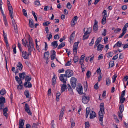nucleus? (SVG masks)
Returning <instances> with one entry per match:
<instances>
[{"label": "nucleus", "mask_w": 128, "mask_h": 128, "mask_svg": "<svg viewBox=\"0 0 128 128\" xmlns=\"http://www.w3.org/2000/svg\"><path fill=\"white\" fill-rule=\"evenodd\" d=\"M76 79L74 77H72L71 79V83L72 88H74L76 86Z\"/></svg>", "instance_id": "423d86ee"}, {"label": "nucleus", "mask_w": 128, "mask_h": 128, "mask_svg": "<svg viewBox=\"0 0 128 128\" xmlns=\"http://www.w3.org/2000/svg\"><path fill=\"white\" fill-rule=\"evenodd\" d=\"M68 91L70 92L71 94H73V90L71 87L70 85V84H68Z\"/></svg>", "instance_id": "5701e85b"}, {"label": "nucleus", "mask_w": 128, "mask_h": 128, "mask_svg": "<svg viewBox=\"0 0 128 128\" xmlns=\"http://www.w3.org/2000/svg\"><path fill=\"white\" fill-rule=\"evenodd\" d=\"M79 60V58L78 56H75L74 57V60L75 63L77 62Z\"/></svg>", "instance_id": "e433bc0d"}, {"label": "nucleus", "mask_w": 128, "mask_h": 128, "mask_svg": "<svg viewBox=\"0 0 128 128\" xmlns=\"http://www.w3.org/2000/svg\"><path fill=\"white\" fill-rule=\"evenodd\" d=\"M39 123L38 122H37L36 123H34L33 124L32 126V128H35L36 126L39 125Z\"/></svg>", "instance_id": "0e129e2a"}, {"label": "nucleus", "mask_w": 128, "mask_h": 128, "mask_svg": "<svg viewBox=\"0 0 128 128\" xmlns=\"http://www.w3.org/2000/svg\"><path fill=\"white\" fill-rule=\"evenodd\" d=\"M67 86L66 85V84H64L62 85L61 86V92L62 93L63 92L65 91L66 88Z\"/></svg>", "instance_id": "2eb2a0df"}, {"label": "nucleus", "mask_w": 128, "mask_h": 128, "mask_svg": "<svg viewBox=\"0 0 128 128\" xmlns=\"http://www.w3.org/2000/svg\"><path fill=\"white\" fill-rule=\"evenodd\" d=\"M126 94V90H124L122 92V94L120 97L124 98Z\"/></svg>", "instance_id": "e2e57ef3"}, {"label": "nucleus", "mask_w": 128, "mask_h": 128, "mask_svg": "<svg viewBox=\"0 0 128 128\" xmlns=\"http://www.w3.org/2000/svg\"><path fill=\"white\" fill-rule=\"evenodd\" d=\"M50 53L48 52H47L44 53V58L46 60H48L49 59L48 57L50 56Z\"/></svg>", "instance_id": "4468645a"}, {"label": "nucleus", "mask_w": 128, "mask_h": 128, "mask_svg": "<svg viewBox=\"0 0 128 128\" xmlns=\"http://www.w3.org/2000/svg\"><path fill=\"white\" fill-rule=\"evenodd\" d=\"M114 64V61H111L109 64V66L110 67H112L113 66Z\"/></svg>", "instance_id": "09e8293b"}, {"label": "nucleus", "mask_w": 128, "mask_h": 128, "mask_svg": "<svg viewBox=\"0 0 128 128\" xmlns=\"http://www.w3.org/2000/svg\"><path fill=\"white\" fill-rule=\"evenodd\" d=\"M26 82L24 84V86H26V85L28 84V82H29L31 80V78L30 77L29 78V76H26L25 78Z\"/></svg>", "instance_id": "ddd939ff"}, {"label": "nucleus", "mask_w": 128, "mask_h": 128, "mask_svg": "<svg viewBox=\"0 0 128 128\" xmlns=\"http://www.w3.org/2000/svg\"><path fill=\"white\" fill-rule=\"evenodd\" d=\"M17 66L18 69L20 70H22L23 66L21 62H18Z\"/></svg>", "instance_id": "4be33fe9"}, {"label": "nucleus", "mask_w": 128, "mask_h": 128, "mask_svg": "<svg viewBox=\"0 0 128 128\" xmlns=\"http://www.w3.org/2000/svg\"><path fill=\"white\" fill-rule=\"evenodd\" d=\"M12 48L13 49V52L14 54H16V45H14L12 46Z\"/></svg>", "instance_id": "a18cd8bd"}, {"label": "nucleus", "mask_w": 128, "mask_h": 128, "mask_svg": "<svg viewBox=\"0 0 128 128\" xmlns=\"http://www.w3.org/2000/svg\"><path fill=\"white\" fill-rule=\"evenodd\" d=\"M7 2L8 9L9 11L10 16L11 18L12 19L14 16L13 9L11 5L10 4V2L8 0H7Z\"/></svg>", "instance_id": "7ed1b4c3"}, {"label": "nucleus", "mask_w": 128, "mask_h": 128, "mask_svg": "<svg viewBox=\"0 0 128 128\" xmlns=\"http://www.w3.org/2000/svg\"><path fill=\"white\" fill-rule=\"evenodd\" d=\"M126 98H125L120 97V102L121 104H123L124 103V101L126 100Z\"/></svg>", "instance_id": "4c0bfd02"}, {"label": "nucleus", "mask_w": 128, "mask_h": 128, "mask_svg": "<svg viewBox=\"0 0 128 128\" xmlns=\"http://www.w3.org/2000/svg\"><path fill=\"white\" fill-rule=\"evenodd\" d=\"M86 128H88L90 126V124L88 122H85Z\"/></svg>", "instance_id": "338daca9"}, {"label": "nucleus", "mask_w": 128, "mask_h": 128, "mask_svg": "<svg viewBox=\"0 0 128 128\" xmlns=\"http://www.w3.org/2000/svg\"><path fill=\"white\" fill-rule=\"evenodd\" d=\"M128 27V23H126L122 29V31L126 32V28Z\"/></svg>", "instance_id": "f704fd0d"}, {"label": "nucleus", "mask_w": 128, "mask_h": 128, "mask_svg": "<svg viewBox=\"0 0 128 128\" xmlns=\"http://www.w3.org/2000/svg\"><path fill=\"white\" fill-rule=\"evenodd\" d=\"M6 91L4 89H2L0 92V94L1 95H4L6 94Z\"/></svg>", "instance_id": "7c9ffc66"}, {"label": "nucleus", "mask_w": 128, "mask_h": 128, "mask_svg": "<svg viewBox=\"0 0 128 128\" xmlns=\"http://www.w3.org/2000/svg\"><path fill=\"white\" fill-rule=\"evenodd\" d=\"M65 46V43L64 42H62L58 46V50L62 48L63 47H64Z\"/></svg>", "instance_id": "a878e982"}, {"label": "nucleus", "mask_w": 128, "mask_h": 128, "mask_svg": "<svg viewBox=\"0 0 128 128\" xmlns=\"http://www.w3.org/2000/svg\"><path fill=\"white\" fill-rule=\"evenodd\" d=\"M61 94L60 92H57L56 97V100L57 102H58L60 98H59V97L60 96Z\"/></svg>", "instance_id": "393cba45"}, {"label": "nucleus", "mask_w": 128, "mask_h": 128, "mask_svg": "<svg viewBox=\"0 0 128 128\" xmlns=\"http://www.w3.org/2000/svg\"><path fill=\"white\" fill-rule=\"evenodd\" d=\"M82 86H81L80 87L79 86L78 88H77V90L78 92L80 94H83V93L82 92H81L82 91Z\"/></svg>", "instance_id": "b1692460"}, {"label": "nucleus", "mask_w": 128, "mask_h": 128, "mask_svg": "<svg viewBox=\"0 0 128 128\" xmlns=\"http://www.w3.org/2000/svg\"><path fill=\"white\" fill-rule=\"evenodd\" d=\"M22 44L25 46L26 47L27 46V45L28 44V42H26V43L24 42V39H22Z\"/></svg>", "instance_id": "de8ad7c7"}, {"label": "nucleus", "mask_w": 128, "mask_h": 128, "mask_svg": "<svg viewBox=\"0 0 128 128\" xmlns=\"http://www.w3.org/2000/svg\"><path fill=\"white\" fill-rule=\"evenodd\" d=\"M121 30V29L120 28H118L115 30L114 31V33L115 34H117L118 32H120Z\"/></svg>", "instance_id": "69168bd1"}, {"label": "nucleus", "mask_w": 128, "mask_h": 128, "mask_svg": "<svg viewBox=\"0 0 128 128\" xmlns=\"http://www.w3.org/2000/svg\"><path fill=\"white\" fill-rule=\"evenodd\" d=\"M123 32L121 34L119 37L118 38H122L123 36H124L125 34L126 33V32H124V31H122Z\"/></svg>", "instance_id": "bf43d9fd"}, {"label": "nucleus", "mask_w": 128, "mask_h": 128, "mask_svg": "<svg viewBox=\"0 0 128 128\" xmlns=\"http://www.w3.org/2000/svg\"><path fill=\"white\" fill-rule=\"evenodd\" d=\"M106 22V16H104L102 20V24H105Z\"/></svg>", "instance_id": "c85d7f7f"}, {"label": "nucleus", "mask_w": 128, "mask_h": 128, "mask_svg": "<svg viewBox=\"0 0 128 128\" xmlns=\"http://www.w3.org/2000/svg\"><path fill=\"white\" fill-rule=\"evenodd\" d=\"M60 79L61 82L64 84L66 83L67 77L65 74H61L60 77Z\"/></svg>", "instance_id": "39448f33"}, {"label": "nucleus", "mask_w": 128, "mask_h": 128, "mask_svg": "<svg viewBox=\"0 0 128 128\" xmlns=\"http://www.w3.org/2000/svg\"><path fill=\"white\" fill-rule=\"evenodd\" d=\"M66 7L69 9H71L72 8V6L70 3V2H68V3Z\"/></svg>", "instance_id": "3c124183"}, {"label": "nucleus", "mask_w": 128, "mask_h": 128, "mask_svg": "<svg viewBox=\"0 0 128 128\" xmlns=\"http://www.w3.org/2000/svg\"><path fill=\"white\" fill-rule=\"evenodd\" d=\"M75 34V32H73L72 34L71 35L70 37V41H72L73 40L74 36Z\"/></svg>", "instance_id": "bb28decb"}, {"label": "nucleus", "mask_w": 128, "mask_h": 128, "mask_svg": "<svg viewBox=\"0 0 128 128\" xmlns=\"http://www.w3.org/2000/svg\"><path fill=\"white\" fill-rule=\"evenodd\" d=\"M119 109L120 112H123L124 110V106L123 104L121 105L120 106Z\"/></svg>", "instance_id": "2f4dec72"}, {"label": "nucleus", "mask_w": 128, "mask_h": 128, "mask_svg": "<svg viewBox=\"0 0 128 128\" xmlns=\"http://www.w3.org/2000/svg\"><path fill=\"white\" fill-rule=\"evenodd\" d=\"M28 86L26 85V86H24L26 88H31L32 87V85L31 83L29 82H28Z\"/></svg>", "instance_id": "603ef678"}, {"label": "nucleus", "mask_w": 128, "mask_h": 128, "mask_svg": "<svg viewBox=\"0 0 128 128\" xmlns=\"http://www.w3.org/2000/svg\"><path fill=\"white\" fill-rule=\"evenodd\" d=\"M15 78L16 81L18 82L19 84H22V82L21 80L22 79L19 78L18 76H16Z\"/></svg>", "instance_id": "a211bd4d"}, {"label": "nucleus", "mask_w": 128, "mask_h": 128, "mask_svg": "<svg viewBox=\"0 0 128 128\" xmlns=\"http://www.w3.org/2000/svg\"><path fill=\"white\" fill-rule=\"evenodd\" d=\"M98 26L94 25L93 26V29L94 31H97L98 29Z\"/></svg>", "instance_id": "680f3d73"}, {"label": "nucleus", "mask_w": 128, "mask_h": 128, "mask_svg": "<svg viewBox=\"0 0 128 128\" xmlns=\"http://www.w3.org/2000/svg\"><path fill=\"white\" fill-rule=\"evenodd\" d=\"M66 74V76L68 78H70L73 75V72L70 70H68L65 72Z\"/></svg>", "instance_id": "1a4fd4ad"}, {"label": "nucleus", "mask_w": 128, "mask_h": 128, "mask_svg": "<svg viewBox=\"0 0 128 128\" xmlns=\"http://www.w3.org/2000/svg\"><path fill=\"white\" fill-rule=\"evenodd\" d=\"M92 31V29L91 28H88L87 30L85 32V33H86V34H90Z\"/></svg>", "instance_id": "72a5a7b5"}, {"label": "nucleus", "mask_w": 128, "mask_h": 128, "mask_svg": "<svg viewBox=\"0 0 128 128\" xmlns=\"http://www.w3.org/2000/svg\"><path fill=\"white\" fill-rule=\"evenodd\" d=\"M108 57H112L114 54L113 52H110L108 53Z\"/></svg>", "instance_id": "774afa93"}, {"label": "nucleus", "mask_w": 128, "mask_h": 128, "mask_svg": "<svg viewBox=\"0 0 128 128\" xmlns=\"http://www.w3.org/2000/svg\"><path fill=\"white\" fill-rule=\"evenodd\" d=\"M19 75L21 79L22 80H24L26 76V74L25 72H23L22 73H19Z\"/></svg>", "instance_id": "6ab92c4d"}, {"label": "nucleus", "mask_w": 128, "mask_h": 128, "mask_svg": "<svg viewBox=\"0 0 128 128\" xmlns=\"http://www.w3.org/2000/svg\"><path fill=\"white\" fill-rule=\"evenodd\" d=\"M102 40V38L101 37L98 38L96 40L95 43L98 44Z\"/></svg>", "instance_id": "c9c22d12"}, {"label": "nucleus", "mask_w": 128, "mask_h": 128, "mask_svg": "<svg viewBox=\"0 0 128 128\" xmlns=\"http://www.w3.org/2000/svg\"><path fill=\"white\" fill-rule=\"evenodd\" d=\"M91 72L90 71H88L86 73V75L88 78H89L91 75Z\"/></svg>", "instance_id": "864d4df0"}, {"label": "nucleus", "mask_w": 128, "mask_h": 128, "mask_svg": "<svg viewBox=\"0 0 128 128\" xmlns=\"http://www.w3.org/2000/svg\"><path fill=\"white\" fill-rule=\"evenodd\" d=\"M110 80L109 78H108L106 80V84L107 85L109 86L110 85Z\"/></svg>", "instance_id": "37998d69"}, {"label": "nucleus", "mask_w": 128, "mask_h": 128, "mask_svg": "<svg viewBox=\"0 0 128 128\" xmlns=\"http://www.w3.org/2000/svg\"><path fill=\"white\" fill-rule=\"evenodd\" d=\"M50 22L49 21H47L43 23V26H49L50 24Z\"/></svg>", "instance_id": "ea45409f"}, {"label": "nucleus", "mask_w": 128, "mask_h": 128, "mask_svg": "<svg viewBox=\"0 0 128 128\" xmlns=\"http://www.w3.org/2000/svg\"><path fill=\"white\" fill-rule=\"evenodd\" d=\"M122 42L120 41H118L116 44V46L119 47H120L122 45Z\"/></svg>", "instance_id": "4d7b16f0"}, {"label": "nucleus", "mask_w": 128, "mask_h": 128, "mask_svg": "<svg viewBox=\"0 0 128 128\" xmlns=\"http://www.w3.org/2000/svg\"><path fill=\"white\" fill-rule=\"evenodd\" d=\"M79 43V42H75L74 44L73 47V51L74 52H75V54H76L77 52V49L78 48V44Z\"/></svg>", "instance_id": "9d476101"}, {"label": "nucleus", "mask_w": 128, "mask_h": 128, "mask_svg": "<svg viewBox=\"0 0 128 128\" xmlns=\"http://www.w3.org/2000/svg\"><path fill=\"white\" fill-rule=\"evenodd\" d=\"M56 52L54 50H52L51 52V58L52 60H54L56 58Z\"/></svg>", "instance_id": "f8f14e48"}, {"label": "nucleus", "mask_w": 128, "mask_h": 128, "mask_svg": "<svg viewBox=\"0 0 128 128\" xmlns=\"http://www.w3.org/2000/svg\"><path fill=\"white\" fill-rule=\"evenodd\" d=\"M23 87V85L22 84H20L17 86V89L18 90H20L22 89Z\"/></svg>", "instance_id": "49530a36"}, {"label": "nucleus", "mask_w": 128, "mask_h": 128, "mask_svg": "<svg viewBox=\"0 0 128 128\" xmlns=\"http://www.w3.org/2000/svg\"><path fill=\"white\" fill-rule=\"evenodd\" d=\"M88 34L86 33H85L83 38V40H84L86 39H88L89 37V35H88Z\"/></svg>", "instance_id": "cd10ccee"}, {"label": "nucleus", "mask_w": 128, "mask_h": 128, "mask_svg": "<svg viewBox=\"0 0 128 128\" xmlns=\"http://www.w3.org/2000/svg\"><path fill=\"white\" fill-rule=\"evenodd\" d=\"M104 46L100 44L97 46V50L98 51H100L101 52L103 48H104Z\"/></svg>", "instance_id": "aec40b11"}, {"label": "nucleus", "mask_w": 128, "mask_h": 128, "mask_svg": "<svg viewBox=\"0 0 128 128\" xmlns=\"http://www.w3.org/2000/svg\"><path fill=\"white\" fill-rule=\"evenodd\" d=\"M25 95L26 96V98H29L30 97L29 92L28 90H26L24 92Z\"/></svg>", "instance_id": "c756f323"}, {"label": "nucleus", "mask_w": 128, "mask_h": 128, "mask_svg": "<svg viewBox=\"0 0 128 128\" xmlns=\"http://www.w3.org/2000/svg\"><path fill=\"white\" fill-rule=\"evenodd\" d=\"M86 118H88V116L90 113V119H94L96 117V113L92 111H91L90 108H86Z\"/></svg>", "instance_id": "f03ea898"}, {"label": "nucleus", "mask_w": 128, "mask_h": 128, "mask_svg": "<svg viewBox=\"0 0 128 128\" xmlns=\"http://www.w3.org/2000/svg\"><path fill=\"white\" fill-rule=\"evenodd\" d=\"M22 57L24 59L27 60L29 58V56L30 55L29 52L28 54L27 52L25 51H23L22 52Z\"/></svg>", "instance_id": "9b49d317"}, {"label": "nucleus", "mask_w": 128, "mask_h": 128, "mask_svg": "<svg viewBox=\"0 0 128 128\" xmlns=\"http://www.w3.org/2000/svg\"><path fill=\"white\" fill-rule=\"evenodd\" d=\"M71 122L72 128H73L75 126V123L73 119H71Z\"/></svg>", "instance_id": "79ce46f5"}, {"label": "nucleus", "mask_w": 128, "mask_h": 128, "mask_svg": "<svg viewBox=\"0 0 128 128\" xmlns=\"http://www.w3.org/2000/svg\"><path fill=\"white\" fill-rule=\"evenodd\" d=\"M90 98L88 96H84L82 99V102L85 104H87L89 102Z\"/></svg>", "instance_id": "6e6552de"}, {"label": "nucleus", "mask_w": 128, "mask_h": 128, "mask_svg": "<svg viewBox=\"0 0 128 128\" xmlns=\"http://www.w3.org/2000/svg\"><path fill=\"white\" fill-rule=\"evenodd\" d=\"M117 76L116 74L114 75L112 77L113 83H114L116 80V78L117 77Z\"/></svg>", "instance_id": "6e6d98bb"}, {"label": "nucleus", "mask_w": 128, "mask_h": 128, "mask_svg": "<svg viewBox=\"0 0 128 128\" xmlns=\"http://www.w3.org/2000/svg\"><path fill=\"white\" fill-rule=\"evenodd\" d=\"M28 40L29 43L28 44H31V43H33L32 41V38H31L30 35H29Z\"/></svg>", "instance_id": "13d9d810"}, {"label": "nucleus", "mask_w": 128, "mask_h": 128, "mask_svg": "<svg viewBox=\"0 0 128 128\" xmlns=\"http://www.w3.org/2000/svg\"><path fill=\"white\" fill-rule=\"evenodd\" d=\"M4 107V103H2L0 102V110H2Z\"/></svg>", "instance_id": "c03bdc74"}, {"label": "nucleus", "mask_w": 128, "mask_h": 128, "mask_svg": "<svg viewBox=\"0 0 128 128\" xmlns=\"http://www.w3.org/2000/svg\"><path fill=\"white\" fill-rule=\"evenodd\" d=\"M24 109L25 111L29 115L32 116V114L31 112L29 106V105L27 104H25L24 106Z\"/></svg>", "instance_id": "0eeeda50"}, {"label": "nucleus", "mask_w": 128, "mask_h": 128, "mask_svg": "<svg viewBox=\"0 0 128 128\" xmlns=\"http://www.w3.org/2000/svg\"><path fill=\"white\" fill-rule=\"evenodd\" d=\"M81 67L82 68V72L86 70V68L84 67V64H82L81 65Z\"/></svg>", "instance_id": "052dcab7"}, {"label": "nucleus", "mask_w": 128, "mask_h": 128, "mask_svg": "<svg viewBox=\"0 0 128 128\" xmlns=\"http://www.w3.org/2000/svg\"><path fill=\"white\" fill-rule=\"evenodd\" d=\"M122 112H118V115L119 117V118L120 119H121V120L122 119Z\"/></svg>", "instance_id": "58836bf2"}, {"label": "nucleus", "mask_w": 128, "mask_h": 128, "mask_svg": "<svg viewBox=\"0 0 128 128\" xmlns=\"http://www.w3.org/2000/svg\"><path fill=\"white\" fill-rule=\"evenodd\" d=\"M56 80V76L54 75V76L52 79V84L54 87L55 86Z\"/></svg>", "instance_id": "412c9836"}, {"label": "nucleus", "mask_w": 128, "mask_h": 128, "mask_svg": "<svg viewBox=\"0 0 128 128\" xmlns=\"http://www.w3.org/2000/svg\"><path fill=\"white\" fill-rule=\"evenodd\" d=\"M22 12L24 15L25 16L27 17L28 15L26 10L24 9H23L22 10Z\"/></svg>", "instance_id": "5fc2aeb1"}, {"label": "nucleus", "mask_w": 128, "mask_h": 128, "mask_svg": "<svg viewBox=\"0 0 128 128\" xmlns=\"http://www.w3.org/2000/svg\"><path fill=\"white\" fill-rule=\"evenodd\" d=\"M27 46L28 48V51L30 55H31V52L33 50H35L34 47L33 43L28 44H27Z\"/></svg>", "instance_id": "20e7f679"}, {"label": "nucleus", "mask_w": 128, "mask_h": 128, "mask_svg": "<svg viewBox=\"0 0 128 128\" xmlns=\"http://www.w3.org/2000/svg\"><path fill=\"white\" fill-rule=\"evenodd\" d=\"M29 25L30 28H33L34 27V23L32 19L29 20Z\"/></svg>", "instance_id": "dca6fc26"}, {"label": "nucleus", "mask_w": 128, "mask_h": 128, "mask_svg": "<svg viewBox=\"0 0 128 128\" xmlns=\"http://www.w3.org/2000/svg\"><path fill=\"white\" fill-rule=\"evenodd\" d=\"M51 44L53 46V48L55 49L58 46V41H55L52 42Z\"/></svg>", "instance_id": "f3484780"}, {"label": "nucleus", "mask_w": 128, "mask_h": 128, "mask_svg": "<svg viewBox=\"0 0 128 128\" xmlns=\"http://www.w3.org/2000/svg\"><path fill=\"white\" fill-rule=\"evenodd\" d=\"M100 110L99 112V121L100 122V124L102 126H103V118L104 115L105 114L104 107V103H102L100 106Z\"/></svg>", "instance_id": "f257e3e1"}, {"label": "nucleus", "mask_w": 128, "mask_h": 128, "mask_svg": "<svg viewBox=\"0 0 128 128\" xmlns=\"http://www.w3.org/2000/svg\"><path fill=\"white\" fill-rule=\"evenodd\" d=\"M46 36L47 38L48 39V40L49 41L52 38V33L50 32V34L49 35L47 34Z\"/></svg>", "instance_id": "a19ab883"}, {"label": "nucleus", "mask_w": 128, "mask_h": 128, "mask_svg": "<svg viewBox=\"0 0 128 128\" xmlns=\"http://www.w3.org/2000/svg\"><path fill=\"white\" fill-rule=\"evenodd\" d=\"M0 102H2V103H4L5 102V99L3 97L1 96L0 98Z\"/></svg>", "instance_id": "473e14b6"}, {"label": "nucleus", "mask_w": 128, "mask_h": 128, "mask_svg": "<svg viewBox=\"0 0 128 128\" xmlns=\"http://www.w3.org/2000/svg\"><path fill=\"white\" fill-rule=\"evenodd\" d=\"M32 14L34 16L36 20V21H38V18H37V17L36 16V15L34 11H32Z\"/></svg>", "instance_id": "8fccbe9b"}]
</instances>
